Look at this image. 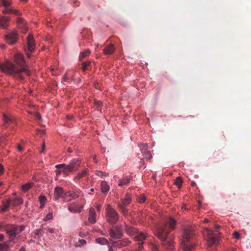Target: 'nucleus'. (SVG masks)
Masks as SVG:
<instances>
[{"instance_id":"1","label":"nucleus","mask_w":251,"mask_h":251,"mask_svg":"<svg viewBox=\"0 0 251 251\" xmlns=\"http://www.w3.org/2000/svg\"><path fill=\"white\" fill-rule=\"evenodd\" d=\"M14 61L17 66L9 61H6L4 63L0 65V70L7 74L14 75L22 80L24 79L22 73H23L27 76L30 75L29 67L25 64L22 54L15 53L14 55Z\"/></svg>"},{"instance_id":"2","label":"nucleus","mask_w":251,"mask_h":251,"mask_svg":"<svg viewBox=\"0 0 251 251\" xmlns=\"http://www.w3.org/2000/svg\"><path fill=\"white\" fill-rule=\"evenodd\" d=\"M168 225L171 230H174L176 225V221L172 217H170L168 222H164L161 225L158 226L156 229L155 235L162 241V245L163 247L172 251L174 247V242L172 239L167 240L168 234L170 232L167 228Z\"/></svg>"},{"instance_id":"3","label":"nucleus","mask_w":251,"mask_h":251,"mask_svg":"<svg viewBox=\"0 0 251 251\" xmlns=\"http://www.w3.org/2000/svg\"><path fill=\"white\" fill-rule=\"evenodd\" d=\"M195 237L194 229L192 227L184 229L181 242V248L183 251H194L196 246Z\"/></svg>"},{"instance_id":"4","label":"nucleus","mask_w":251,"mask_h":251,"mask_svg":"<svg viewBox=\"0 0 251 251\" xmlns=\"http://www.w3.org/2000/svg\"><path fill=\"white\" fill-rule=\"evenodd\" d=\"M81 163L78 158H75L71 160L68 165L61 164L55 166L56 169H62L63 173L68 175L70 172L75 171L77 170Z\"/></svg>"},{"instance_id":"5","label":"nucleus","mask_w":251,"mask_h":251,"mask_svg":"<svg viewBox=\"0 0 251 251\" xmlns=\"http://www.w3.org/2000/svg\"><path fill=\"white\" fill-rule=\"evenodd\" d=\"M25 228L24 226H18L16 225H10L5 227L6 232L9 236V240L13 241L15 237H16Z\"/></svg>"},{"instance_id":"6","label":"nucleus","mask_w":251,"mask_h":251,"mask_svg":"<svg viewBox=\"0 0 251 251\" xmlns=\"http://www.w3.org/2000/svg\"><path fill=\"white\" fill-rule=\"evenodd\" d=\"M105 217L107 222L112 225L115 224L119 218L117 212L109 205L106 209Z\"/></svg>"},{"instance_id":"7","label":"nucleus","mask_w":251,"mask_h":251,"mask_svg":"<svg viewBox=\"0 0 251 251\" xmlns=\"http://www.w3.org/2000/svg\"><path fill=\"white\" fill-rule=\"evenodd\" d=\"M203 236L207 240V244L209 247L213 245L217 244L218 242V237L215 233H213L212 230L208 228L204 229Z\"/></svg>"},{"instance_id":"8","label":"nucleus","mask_w":251,"mask_h":251,"mask_svg":"<svg viewBox=\"0 0 251 251\" xmlns=\"http://www.w3.org/2000/svg\"><path fill=\"white\" fill-rule=\"evenodd\" d=\"M109 234L111 238L119 239L123 236V231L121 225H117L109 230Z\"/></svg>"},{"instance_id":"9","label":"nucleus","mask_w":251,"mask_h":251,"mask_svg":"<svg viewBox=\"0 0 251 251\" xmlns=\"http://www.w3.org/2000/svg\"><path fill=\"white\" fill-rule=\"evenodd\" d=\"M79 196V193L78 191H69L64 193V196H63V199L64 202H68L71 201L72 200L77 198Z\"/></svg>"},{"instance_id":"10","label":"nucleus","mask_w":251,"mask_h":251,"mask_svg":"<svg viewBox=\"0 0 251 251\" xmlns=\"http://www.w3.org/2000/svg\"><path fill=\"white\" fill-rule=\"evenodd\" d=\"M18 35L16 31H10L5 36L6 42L9 45L15 44L17 41Z\"/></svg>"},{"instance_id":"11","label":"nucleus","mask_w":251,"mask_h":251,"mask_svg":"<svg viewBox=\"0 0 251 251\" xmlns=\"http://www.w3.org/2000/svg\"><path fill=\"white\" fill-rule=\"evenodd\" d=\"M111 243L114 248H121L129 245L130 242L126 238L121 240L112 241Z\"/></svg>"},{"instance_id":"12","label":"nucleus","mask_w":251,"mask_h":251,"mask_svg":"<svg viewBox=\"0 0 251 251\" xmlns=\"http://www.w3.org/2000/svg\"><path fill=\"white\" fill-rule=\"evenodd\" d=\"M3 121L4 123L2 126L4 127V128H6L8 126H10L11 128L14 127L15 121L12 117L3 115Z\"/></svg>"},{"instance_id":"13","label":"nucleus","mask_w":251,"mask_h":251,"mask_svg":"<svg viewBox=\"0 0 251 251\" xmlns=\"http://www.w3.org/2000/svg\"><path fill=\"white\" fill-rule=\"evenodd\" d=\"M140 148L144 158L149 160L152 158V155L151 152L148 150V146L147 144H142L140 145Z\"/></svg>"},{"instance_id":"14","label":"nucleus","mask_w":251,"mask_h":251,"mask_svg":"<svg viewBox=\"0 0 251 251\" xmlns=\"http://www.w3.org/2000/svg\"><path fill=\"white\" fill-rule=\"evenodd\" d=\"M18 27L20 29L21 32L25 33L27 31V28L26 26V22L22 18L18 17L17 20Z\"/></svg>"},{"instance_id":"15","label":"nucleus","mask_w":251,"mask_h":251,"mask_svg":"<svg viewBox=\"0 0 251 251\" xmlns=\"http://www.w3.org/2000/svg\"><path fill=\"white\" fill-rule=\"evenodd\" d=\"M27 44L28 51L30 52L33 51L35 49V44L33 37L31 34H29L27 37Z\"/></svg>"},{"instance_id":"16","label":"nucleus","mask_w":251,"mask_h":251,"mask_svg":"<svg viewBox=\"0 0 251 251\" xmlns=\"http://www.w3.org/2000/svg\"><path fill=\"white\" fill-rule=\"evenodd\" d=\"M88 221L91 224H95L97 222L96 213L93 207H91L89 209Z\"/></svg>"},{"instance_id":"17","label":"nucleus","mask_w":251,"mask_h":251,"mask_svg":"<svg viewBox=\"0 0 251 251\" xmlns=\"http://www.w3.org/2000/svg\"><path fill=\"white\" fill-rule=\"evenodd\" d=\"M54 199L55 200H58L60 197L64 196L63 189L61 187H56L54 189Z\"/></svg>"},{"instance_id":"18","label":"nucleus","mask_w":251,"mask_h":251,"mask_svg":"<svg viewBox=\"0 0 251 251\" xmlns=\"http://www.w3.org/2000/svg\"><path fill=\"white\" fill-rule=\"evenodd\" d=\"M131 178L128 176H125L122 178L120 179L118 181V186L122 187L125 185H127L129 183Z\"/></svg>"},{"instance_id":"19","label":"nucleus","mask_w":251,"mask_h":251,"mask_svg":"<svg viewBox=\"0 0 251 251\" xmlns=\"http://www.w3.org/2000/svg\"><path fill=\"white\" fill-rule=\"evenodd\" d=\"M115 51L114 46L112 44H109L106 46L103 50V52L105 55L112 54Z\"/></svg>"},{"instance_id":"20","label":"nucleus","mask_w":251,"mask_h":251,"mask_svg":"<svg viewBox=\"0 0 251 251\" xmlns=\"http://www.w3.org/2000/svg\"><path fill=\"white\" fill-rule=\"evenodd\" d=\"M23 203V200L20 197H15L13 199H11V206H16L22 204Z\"/></svg>"},{"instance_id":"21","label":"nucleus","mask_w":251,"mask_h":251,"mask_svg":"<svg viewBox=\"0 0 251 251\" xmlns=\"http://www.w3.org/2000/svg\"><path fill=\"white\" fill-rule=\"evenodd\" d=\"M89 172V170L87 169H84L81 172H79L76 176L75 177L74 180L77 181L84 176H86Z\"/></svg>"},{"instance_id":"22","label":"nucleus","mask_w":251,"mask_h":251,"mask_svg":"<svg viewBox=\"0 0 251 251\" xmlns=\"http://www.w3.org/2000/svg\"><path fill=\"white\" fill-rule=\"evenodd\" d=\"M9 19L6 17L2 16L0 17V27L3 28L8 26Z\"/></svg>"},{"instance_id":"23","label":"nucleus","mask_w":251,"mask_h":251,"mask_svg":"<svg viewBox=\"0 0 251 251\" xmlns=\"http://www.w3.org/2000/svg\"><path fill=\"white\" fill-rule=\"evenodd\" d=\"M10 206H11V199H9L3 202L1 208V211L3 212L7 211Z\"/></svg>"},{"instance_id":"24","label":"nucleus","mask_w":251,"mask_h":251,"mask_svg":"<svg viewBox=\"0 0 251 251\" xmlns=\"http://www.w3.org/2000/svg\"><path fill=\"white\" fill-rule=\"evenodd\" d=\"M126 231L128 235L132 236L136 233L137 230L133 227L126 225Z\"/></svg>"},{"instance_id":"25","label":"nucleus","mask_w":251,"mask_h":251,"mask_svg":"<svg viewBox=\"0 0 251 251\" xmlns=\"http://www.w3.org/2000/svg\"><path fill=\"white\" fill-rule=\"evenodd\" d=\"M101 191L103 193H106L110 190V186L105 181H102L100 184Z\"/></svg>"},{"instance_id":"26","label":"nucleus","mask_w":251,"mask_h":251,"mask_svg":"<svg viewBox=\"0 0 251 251\" xmlns=\"http://www.w3.org/2000/svg\"><path fill=\"white\" fill-rule=\"evenodd\" d=\"M121 203H122L124 206L128 205L131 201V198L129 195H126L124 199H122L121 200Z\"/></svg>"},{"instance_id":"27","label":"nucleus","mask_w":251,"mask_h":251,"mask_svg":"<svg viewBox=\"0 0 251 251\" xmlns=\"http://www.w3.org/2000/svg\"><path fill=\"white\" fill-rule=\"evenodd\" d=\"M147 234L143 232L137 233L134 238L136 241H142L147 238Z\"/></svg>"},{"instance_id":"28","label":"nucleus","mask_w":251,"mask_h":251,"mask_svg":"<svg viewBox=\"0 0 251 251\" xmlns=\"http://www.w3.org/2000/svg\"><path fill=\"white\" fill-rule=\"evenodd\" d=\"M34 183L32 182H28L21 186L22 190L24 192H27L33 186Z\"/></svg>"},{"instance_id":"29","label":"nucleus","mask_w":251,"mask_h":251,"mask_svg":"<svg viewBox=\"0 0 251 251\" xmlns=\"http://www.w3.org/2000/svg\"><path fill=\"white\" fill-rule=\"evenodd\" d=\"M96 241L97 243H99V244L102 245L109 244L108 241L106 238H101V237L98 238L96 239Z\"/></svg>"},{"instance_id":"30","label":"nucleus","mask_w":251,"mask_h":251,"mask_svg":"<svg viewBox=\"0 0 251 251\" xmlns=\"http://www.w3.org/2000/svg\"><path fill=\"white\" fill-rule=\"evenodd\" d=\"M118 206L119 208H120L121 212L125 216L128 213V210L126 207V206L123 205L122 203H121L120 202H118Z\"/></svg>"},{"instance_id":"31","label":"nucleus","mask_w":251,"mask_h":251,"mask_svg":"<svg viewBox=\"0 0 251 251\" xmlns=\"http://www.w3.org/2000/svg\"><path fill=\"white\" fill-rule=\"evenodd\" d=\"M77 204L76 203H73L69 205L68 206V210L72 213H75L76 208L77 207Z\"/></svg>"},{"instance_id":"32","label":"nucleus","mask_w":251,"mask_h":251,"mask_svg":"<svg viewBox=\"0 0 251 251\" xmlns=\"http://www.w3.org/2000/svg\"><path fill=\"white\" fill-rule=\"evenodd\" d=\"M44 229L43 228H40L38 229H36L35 230V235L37 236L38 238H40L42 237L44 233Z\"/></svg>"},{"instance_id":"33","label":"nucleus","mask_w":251,"mask_h":251,"mask_svg":"<svg viewBox=\"0 0 251 251\" xmlns=\"http://www.w3.org/2000/svg\"><path fill=\"white\" fill-rule=\"evenodd\" d=\"M90 54V50H87L85 51L82 52L79 56V59L82 60L83 58L86 57L88 55Z\"/></svg>"},{"instance_id":"34","label":"nucleus","mask_w":251,"mask_h":251,"mask_svg":"<svg viewBox=\"0 0 251 251\" xmlns=\"http://www.w3.org/2000/svg\"><path fill=\"white\" fill-rule=\"evenodd\" d=\"M182 180L180 177H177L176 179L175 184L176 185L178 188H180L181 187Z\"/></svg>"},{"instance_id":"35","label":"nucleus","mask_w":251,"mask_h":251,"mask_svg":"<svg viewBox=\"0 0 251 251\" xmlns=\"http://www.w3.org/2000/svg\"><path fill=\"white\" fill-rule=\"evenodd\" d=\"M8 249V245L6 242L0 243V251H6Z\"/></svg>"},{"instance_id":"36","label":"nucleus","mask_w":251,"mask_h":251,"mask_svg":"<svg viewBox=\"0 0 251 251\" xmlns=\"http://www.w3.org/2000/svg\"><path fill=\"white\" fill-rule=\"evenodd\" d=\"M95 174L96 175H97L98 176H100L101 177H102L103 176H108V174L107 173H106L105 172L98 171V170L96 171Z\"/></svg>"},{"instance_id":"37","label":"nucleus","mask_w":251,"mask_h":251,"mask_svg":"<svg viewBox=\"0 0 251 251\" xmlns=\"http://www.w3.org/2000/svg\"><path fill=\"white\" fill-rule=\"evenodd\" d=\"M137 200L140 203H144L146 200V197L144 195H141L138 197Z\"/></svg>"},{"instance_id":"38","label":"nucleus","mask_w":251,"mask_h":251,"mask_svg":"<svg viewBox=\"0 0 251 251\" xmlns=\"http://www.w3.org/2000/svg\"><path fill=\"white\" fill-rule=\"evenodd\" d=\"M0 0L1 1L2 5L5 8L8 7L11 4V3L10 1H7L6 0Z\"/></svg>"},{"instance_id":"39","label":"nucleus","mask_w":251,"mask_h":251,"mask_svg":"<svg viewBox=\"0 0 251 251\" xmlns=\"http://www.w3.org/2000/svg\"><path fill=\"white\" fill-rule=\"evenodd\" d=\"M86 243V242L84 239H80L78 240V243L76 242L75 244L76 247H81V246H83Z\"/></svg>"},{"instance_id":"40","label":"nucleus","mask_w":251,"mask_h":251,"mask_svg":"<svg viewBox=\"0 0 251 251\" xmlns=\"http://www.w3.org/2000/svg\"><path fill=\"white\" fill-rule=\"evenodd\" d=\"M149 247L152 251H159L157 246L153 243H150Z\"/></svg>"},{"instance_id":"41","label":"nucleus","mask_w":251,"mask_h":251,"mask_svg":"<svg viewBox=\"0 0 251 251\" xmlns=\"http://www.w3.org/2000/svg\"><path fill=\"white\" fill-rule=\"evenodd\" d=\"M47 201V198L45 196L40 195L39 197V201L40 203H46V201Z\"/></svg>"},{"instance_id":"42","label":"nucleus","mask_w":251,"mask_h":251,"mask_svg":"<svg viewBox=\"0 0 251 251\" xmlns=\"http://www.w3.org/2000/svg\"><path fill=\"white\" fill-rule=\"evenodd\" d=\"M52 218V213H48L46 216L45 217V218L43 219L44 221H48Z\"/></svg>"},{"instance_id":"43","label":"nucleus","mask_w":251,"mask_h":251,"mask_svg":"<svg viewBox=\"0 0 251 251\" xmlns=\"http://www.w3.org/2000/svg\"><path fill=\"white\" fill-rule=\"evenodd\" d=\"M12 11L11 8H8V7L5 8V9L3 10L2 11V13L3 14H11L12 13Z\"/></svg>"},{"instance_id":"44","label":"nucleus","mask_w":251,"mask_h":251,"mask_svg":"<svg viewBox=\"0 0 251 251\" xmlns=\"http://www.w3.org/2000/svg\"><path fill=\"white\" fill-rule=\"evenodd\" d=\"M12 13L14 14L16 16H19L22 14L20 11H19L18 10H17L16 9H12Z\"/></svg>"},{"instance_id":"45","label":"nucleus","mask_w":251,"mask_h":251,"mask_svg":"<svg viewBox=\"0 0 251 251\" xmlns=\"http://www.w3.org/2000/svg\"><path fill=\"white\" fill-rule=\"evenodd\" d=\"M12 13L14 14L16 16H19L22 14L20 11H19L18 10H17L16 9H12Z\"/></svg>"},{"instance_id":"46","label":"nucleus","mask_w":251,"mask_h":251,"mask_svg":"<svg viewBox=\"0 0 251 251\" xmlns=\"http://www.w3.org/2000/svg\"><path fill=\"white\" fill-rule=\"evenodd\" d=\"M233 235L236 239H239L240 238V234L237 231L234 232Z\"/></svg>"},{"instance_id":"47","label":"nucleus","mask_w":251,"mask_h":251,"mask_svg":"<svg viewBox=\"0 0 251 251\" xmlns=\"http://www.w3.org/2000/svg\"><path fill=\"white\" fill-rule=\"evenodd\" d=\"M143 243H140L138 245V248L137 249H136V250H140V251H142V249H143L144 247H143Z\"/></svg>"},{"instance_id":"48","label":"nucleus","mask_w":251,"mask_h":251,"mask_svg":"<svg viewBox=\"0 0 251 251\" xmlns=\"http://www.w3.org/2000/svg\"><path fill=\"white\" fill-rule=\"evenodd\" d=\"M86 234H87L85 232H83V231H80L79 233V236L81 237H83L85 236L86 235Z\"/></svg>"},{"instance_id":"49","label":"nucleus","mask_w":251,"mask_h":251,"mask_svg":"<svg viewBox=\"0 0 251 251\" xmlns=\"http://www.w3.org/2000/svg\"><path fill=\"white\" fill-rule=\"evenodd\" d=\"M83 207V206H81L80 207L77 206L76 211H75V213H80L81 212V209Z\"/></svg>"},{"instance_id":"50","label":"nucleus","mask_w":251,"mask_h":251,"mask_svg":"<svg viewBox=\"0 0 251 251\" xmlns=\"http://www.w3.org/2000/svg\"><path fill=\"white\" fill-rule=\"evenodd\" d=\"M45 229H46L47 232H50V233H52L54 232V229L53 228H45Z\"/></svg>"},{"instance_id":"51","label":"nucleus","mask_w":251,"mask_h":251,"mask_svg":"<svg viewBox=\"0 0 251 251\" xmlns=\"http://www.w3.org/2000/svg\"><path fill=\"white\" fill-rule=\"evenodd\" d=\"M91 62L90 61H87V62H84L82 63V64L86 66V67L87 68V67L90 64Z\"/></svg>"},{"instance_id":"52","label":"nucleus","mask_w":251,"mask_h":251,"mask_svg":"<svg viewBox=\"0 0 251 251\" xmlns=\"http://www.w3.org/2000/svg\"><path fill=\"white\" fill-rule=\"evenodd\" d=\"M17 148L19 151H22L23 150V148L20 145H18Z\"/></svg>"},{"instance_id":"53","label":"nucleus","mask_w":251,"mask_h":251,"mask_svg":"<svg viewBox=\"0 0 251 251\" xmlns=\"http://www.w3.org/2000/svg\"><path fill=\"white\" fill-rule=\"evenodd\" d=\"M3 173V167L0 164V175H1Z\"/></svg>"},{"instance_id":"54","label":"nucleus","mask_w":251,"mask_h":251,"mask_svg":"<svg viewBox=\"0 0 251 251\" xmlns=\"http://www.w3.org/2000/svg\"><path fill=\"white\" fill-rule=\"evenodd\" d=\"M3 183L2 182L0 181V195H2L3 192H1V190H2V186H3Z\"/></svg>"},{"instance_id":"55","label":"nucleus","mask_w":251,"mask_h":251,"mask_svg":"<svg viewBox=\"0 0 251 251\" xmlns=\"http://www.w3.org/2000/svg\"><path fill=\"white\" fill-rule=\"evenodd\" d=\"M45 142H43V145H42V150L41 151V153H43L44 152V151L45 150Z\"/></svg>"},{"instance_id":"56","label":"nucleus","mask_w":251,"mask_h":251,"mask_svg":"<svg viewBox=\"0 0 251 251\" xmlns=\"http://www.w3.org/2000/svg\"><path fill=\"white\" fill-rule=\"evenodd\" d=\"M96 104L98 106L100 107V106L101 105L102 102L101 101H97L96 102Z\"/></svg>"},{"instance_id":"57","label":"nucleus","mask_w":251,"mask_h":251,"mask_svg":"<svg viewBox=\"0 0 251 251\" xmlns=\"http://www.w3.org/2000/svg\"><path fill=\"white\" fill-rule=\"evenodd\" d=\"M93 160L96 163L98 162V159L97 158V156L96 155H94L93 156Z\"/></svg>"},{"instance_id":"58","label":"nucleus","mask_w":251,"mask_h":251,"mask_svg":"<svg viewBox=\"0 0 251 251\" xmlns=\"http://www.w3.org/2000/svg\"><path fill=\"white\" fill-rule=\"evenodd\" d=\"M35 116L39 120L41 119V116L39 113H36V115H35Z\"/></svg>"},{"instance_id":"59","label":"nucleus","mask_w":251,"mask_h":251,"mask_svg":"<svg viewBox=\"0 0 251 251\" xmlns=\"http://www.w3.org/2000/svg\"><path fill=\"white\" fill-rule=\"evenodd\" d=\"M4 236L3 234H0V241H2L4 240Z\"/></svg>"},{"instance_id":"60","label":"nucleus","mask_w":251,"mask_h":251,"mask_svg":"<svg viewBox=\"0 0 251 251\" xmlns=\"http://www.w3.org/2000/svg\"><path fill=\"white\" fill-rule=\"evenodd\" d=\"M82 70L83 72H85L87 68L86 67V66L83 65V64H82Z\"/></svg>"},{"instance_id":"61","label":"nucleus","mask_w":251,"mask_h":251,"mask_svg":"<svg viewBox=\"0 0 251 251\" xmlns=\"http://www.w3.org/2000/svg\"><path fill=\"white\" fill-rule=\"evenodd\" d=\"M61 172H62V170L61 171V170H56V175L57 176L61 174Z\"/></svg>"},{"instance_id":"62","label":"nucleus","mask_w":251,"mask_h":251,"mask_svg":"<svg viewBox=\"0 0 251 251\" xmlns=\"http://www.w3.org/2000/svg\"><path fill=\"white\" fill-rule=\"evenodd\" d=\"M113 247L112 246V245H111V246L109 247V250L108 251H114V250H113Z\"/></svg>"},{"instance_id":"63","label":"nucleus","mask_w":251,"mask_h":251,"mask_svg":"<svg viewBox=\"0 0 251 251\" xmlns=\"http://www.w3.org/2000/svg\"><path fill=\"white\" fill-rule=\"evenodd\" d=\"M63 79L64 81H66L67 80V77L66 75H64L63 77Z\"/></svg>"},{"instance_id":"64","label":"nucleus","mask_w":251,"mask_h":251,"mask_svg":"<svg viewBox=\"0 0 251 251\" xmlns=\"http://www.w3.org/2000/svg\"><path fill=\"white\" fill-rule=\"evenodd\" d=\"M67 151L70 153L73 152V150H72V149L71 148H68Z\"/></svg>"}]
</instances>
